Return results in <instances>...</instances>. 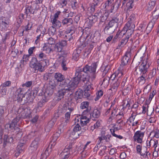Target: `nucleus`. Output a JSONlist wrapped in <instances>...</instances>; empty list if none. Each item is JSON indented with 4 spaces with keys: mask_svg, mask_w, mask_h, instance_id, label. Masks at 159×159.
Here are the masks:
<instances>
[{
    "mask_svg": "<svg viewBox=\"0 0 159 159\" xmlns=\"http://www.w3.org/2000/svg\"><path fill=\"white\" fill-rule=\"evenodd\" d=\"M80 69H76L75 73L76 77L74 78L73 80H70L69 79H65L64 76L60 73H56L54 74V78L57 82V86H59V88L64 87L68 85H72L75 84L76 82L79 83L78 80V78L81 79L83 81L88 79V76H84L82 77L81 75H83Z\"/></svg>",
    "mask_w": 159,
    "mask_h": 159,
    "instance_id": "obj_1",
    "label": "nucleus"
},
{
    "mask_svg": "<svg viewBox=\"0 0 159 159\" xmlns=\"http://www.w3.org/2000/svg\"><path fill=\"white\" fill-rule=\"evenodd\" d=\"M96 63H93L90 66H89L88 65H86L82 69L80 68H78L77 69L80 70L81 72H82L81 73L83 74L81 75V76H82V77H83V75L88 76V79H86L84 81H83L82 79H81L78 78V81L79 82L80 80H81L84 83H85V82H86V84L87 82L89 81L90 77L89 75H86V73L89 74L90 73L94 74L96 72Z\"/></svg>",
    "mask_w": 159,
    "mask_h": 159,
    "instance_id": "obj_2",
    "label": "nucleus"
},
{
    "mask_svg": "<svg viewBox=\"0 0 159 159\" xmlns=\"http://www.w3.org/2000/svg\"><path fill=\"white\" fill-rule=\"evenodd\" d=\"M78 84V82H76L75 84L72 85L69 84L68 85H66L65 86L63 87H62L61 88H59V86H57V88L59 89L57 94V96L58 97V99L61 100L62 98H63L66 92L69 91L72 92L77 87Z\"/></svg>",
    "mask_w": 159,
    "mask_h": 159,
    "instance_id": "obj_3",
    "label": "nucleus"
},
{
    "mask_svg": "<svg viewBox=\"0 0 159 159\" xmlns=\"http://www.w3.org/2000/svg\"><path fill=\"white\" fill-rule=\"evenodd\" d=\"M71 112H70V111H67L65 114V119L64 120L66 124H61L59 126L58 128V132L55 134L53 136V142L57 139V138L59 136L60 134L64 131V126H66V123H68L69 121V119L70 118Z\"/></svg>",
    "mask_w": 159,
    "mask_h": 159,
    "instance_id": "obj_4",
    "label": "nucleus"
},
{
    "mask_svg": "<svg viewBox=\"0 0 159 159\" xmlns=\"http://www.w3.org/2000/svg\"><path fill=\"white\" fill-rule=\"evenodd\" d=\"M48 63L49 61L48 60H41L33 66H31V67L34 70L35 72L36 71L38 72V71L42 72L44 70V67L47 66L48 64Z\"/></svg>",
    "mask_w": 159,
    "mask_h": 159,
    "instance_id": "obj_5",
    "label": "nucleus"
},
{
    "mask_svg": "<svg viewBox=\"0 0 159 159\" xmlns=\"http://www.w3.org/2000/svg\"><path fill=\"white\" fill-rule=\"evenodd\" d=\"M72 147V143H70L66 146L65 148L63 150L60 155V156L62 157V159H67L69 157V151Z\"/></svg>",
    "mask_w": 159,
    "mask_h": 159,
    "instance_id": "obj_6",
    "label": "nucleus"
},
{
    "mask_svg": "<svg viewBox=\"0 0 159 159\" xmlns=\"http://www.w3.org/2000/svg\"><path fill=\"white\" fill-rule=\"evenodd\" d=\"M18 112L21 114L22 117H30L31 111L29 107L25 108L20 107L18 109Z\"/></svg>",
    "mask_w": 159,
    "mask_h": 159,
    "instance_id": "obj_7",
    "label": "nucleus"
},
{
    "mask_svg": "<svg viewBox=\"0 0 159 159\" xmlns=\"http://www.w3.org/2000/svg\"><path fill=\"white\" fill-rule=\"evenodd\" d=\"M144 135V132H142L141 131H137L135 133L133 137L134 141L139 143H142Z\"/></svg>",
    "mask_w": 159,
    "mask_h": 159,
    "instance_id": "obj_8",
    "label": "nucleus"
},
{
    "mask_svg": "<svg viewBox=\"0 0 159 159\" xmlns=\"http://www.w3.org/2000/svg\"><path fill=\"white\" fill-rule=\"evenodd\" d=\"M150 65L149 62L147 61H143L139 66L140 72L143 74H144L147 72L148 69Z\"/></svg>",
    "mask_w": 159,
    "mask_h": 159,
    "instance_id": "obj_9",
    "label": "nucleus"
},
{
    "mask_svg": "<svg viewBox=\"0 0 159 159\" xmlns=\"http://www.w3.org/2000/svg\"><path fill=\"white\" fill-rule=\"evenodd\" d=\"M131 53L129 51H127L121 59V63L120 67L122 68L123 66L126 65L128 63L131 56Z\"/></svg>",
    "mask_w": 159,
    "mask_h": 159,
    "instance_id": "obj_10",
    "label": "nucleus"
},
{
    "mask_svg": "<svg viewBox=\"0 0 159 159\" xmlns=\"http://www.w3.org/2000/svg\"><path fill=\"white\" fill-rule=\"evenodd\" d=\"M135 25L131 21H128L124 27V30H126V34L129 33L130 35H131L133 31V29L134 28Z\"/></svg>",
    "mask_w": 159,
    "mask_h": 159,
    "instance_id": "obj_11",
    "label": "nucleus"
},
{
    "mask_svg": "<svg viewBox=\"0 0 159 159\" xmlns=\"http://www.w3.org/2000/svg\"><path fill=\"white\" fill-rule=\"evenodd\" d=\"M75 120L78 122L80 121V123L82 127H83L84 126H86L87 124L88 123L89 121V119L87 118L86 116L82 115L79 118L76 119H75Z\"/></svg>",
    "mask_w": 159,
    "mask_h": 159,
    "instance_id": "obj_12",
    "label": "nucleus"
},
{
    "mask_svg": "<svg viewBox=\"0 0 159 159\" xmlns=\"http://www.w3.org/2000/svg\"><path fill=\"white\" fill-rule=\"evenodd\" d=\"M119 20L118 16H114L112 20L108 23L109 25L116 29L118 26V23Z\"/></svg>",
    "mask_w": 159,
    "mask_h": 159,
    "instance_id": "obj_13",
    "label": "nucleus"
},
{
    "mask_svg": "<svg viewBox=\"0 0 159 159\" xmlns=\"http://www.w3.org/2000/svg\"><path fill=\"white\" fill-rule=\"evenodd\" d=\"M106 132L105 131H102L101 132V136L100 137H98L99 143L101 142V141L102 140H105L107 142H109L112 138L110 134H105Z\"/></svg>",
    "mask_w": 159,
    "mask_h": 159,
    "instance_id": "obj_14",
    "label": "nucleus"
},
{
    "mask_svg": "<svg viewBox=\"0 0 159 159\" xmlns=\"http://www.w3.org/2000/svg\"><path fill=\"white\" fill-rule=\"evenodd\" d=\"M89 102H82L81 104L80 108L82 109H86L83 112V115H85L88 113L89 114V112L91 110V108L89 107Z\"/></svg>",
    "mask_w": 159,
    "mask_h": 159,
    "instance_id": "obj_15",
    "label": "nucleus"
},
{
    "mask_svg": "<svg viewBox=\"0 0 159 159\" xmlns=\"http://www.w3.org/2000/svg\"><path fill=\"white\" fill-rule=\"evenodd\" d=\"M25 94L23 92V89L19 88L17 89L15 93V97L18 101H22Z\"/></svg>",
    "mask_w": 159,
    "mask_h": 159,
    "instance_id": "obj_16",
    "label": "nucleus"
},
{
    "mask_svg": "<svg viewBox=\"0 0 159 159\" xmlns=\"http://www.w3.org/2000/svg\"><path fill=\"white\" fill-rule=\"evenodd\" d=\"M40 143V139L39 138H35L31 144V149L33 151L36 150Z\"/></svg>",
    "mask_w": 159,
    "mask_h": 159,
    "instance_id": "obj_17",
    "label": "nucleus"
},
{
    "mask_svg": "<svg viewBox=\"0 0 159 159\" xmlns=\"http://www.w3.org/2000/svg\"><path fill=\"white\" fill-rule=\"evenodd\" d=\"M123 70V68L120 67V69H119L118 70L116 71L114 74H113L111 75V78H112V77H113V80H114L115 78H116L117 79H119V80H120V78L123 75V74L122 71ZM112 80H113V79H112Z\"/></svg>",
    "mask_w": 159,
    "mask_h": 159,
    "instance_id": "obj_18",
    "label": "nucleus"
},
{
    "mask_svg": "<svg viewBox=\"0 0 159 159\" xmlns=\"http://www.w3.org/2000/svg\"><path fill=\"white\" fill-rule=\"evenodd\" d=\"M13 140V137L12 135L8 136L7 135H5L3 138V148L5 147L7 143L12 142Z\"/></svg>",
    "mask_w": 159,
    "mask_h": 159,
    "instance_id": "obj_19",
    "label": "nucleus"
},
{
    "mask_svg": "<svg viewBox=\"0 0 159 159\" xmlns=\"http://www.w3.org/2000/svg\"><path fill=\"white\" fill-rule=\"evenodd\" d=\"M19 120V117H16L12 120L11 123L6 125L5 127H9V128L11 129H15V128L17 125V122Z\"/></svg>",
    "mask_w": 159,
    "mask_h": 159,
    "instance_id": "obj_20",
    "label": "nucleus"
},
{
    "mask_svg": "<svg viewBox=\"0 0 159 159\" xmlns=\"http://www.w3.org/2000/svg\"><path fill=\"white\" fill-rule=\"evenodd\" d=\"M48 100V98L47 97L45 99L42 97V100L39 102L37 104L36 110L37 111H39L41 110V108L44 105L46 102H47Z\"/></svg>",
    "mask_w": 159,
    "mask_h": 159,
    "instance_id": "obj_21",
    "label": "nucleus"
},
{
    "mask_svg": "<svg viewBox=\"0 0 159 159\" xmlns=\"http://www.w3.org/2000/svg\"><path fill=\"white\" fill-rule=\"evenodd\" d=\"M88 129L87 126H85L84 128L80 126L79 123H77L74 127L73 130L77 132L81 131V132H84Z\"/></svg>",
    "mask_w": 159,
    "mask_h": 159,
    "instance_id": "obj_22",
    "label": "nucleus"
},
{
    "mask_svg": "<svg viewBox=\"0 0 159 159\" xmlns=\"http://www.w3.org/2000/svg\"><path fill=\"white\" fill-rule=\"evenodd\" d=\"M115 29L112 27L107 24L105 28L104 29V31L105 34H108L113 33L115 31Z\"/></svg>",
    "mask_w": 159,
    "mask_h": 159,
    "instance_id": "obj_23",
    "label": "nucleus"
},
{
    "mask_svg": "<svg viewBox=\"0 0 159 159\" xmlns=\"http://www.w3.org/2000/svg\"><path fill=\"white\" fill-rule=\"evenodd\" d=\"M53 89L52 88H47L44 93V95L43 96V98L45 99L47 97H48V100L49 97L51 96L53 93Z\"/></svg>",
    "mask_w": 159,
    "mask_h": 159,
    "instance_id": "obj_24",
    "label": "nucleus"
},
{
    "mask_svg": "<svg viewBox=\"0 0 159 159\" xmlns=\"http://www.w3.org/2000/svg\"><path fill=\"white\" fill-rule=\"evenodd\" d=\"M100 115V112L97 109H94L93 113L90 114V116L92 120H94L95 118H98Z\"/></svg>",
    "mask_w": 159,
    "mask_h": 159,
    "instance_id": "obj_25",
    "label": "nucleus"
},
{
    "mask_svg": "<svg viewBox=\"0 0 159 159\" xmlns=\"http://www.w3.org/2000/svg\"><path fill=\"white\" fill-rule=\"evenodd\" d=\"M81 50L78 48L75 50L73 54L72 59L75 61H77L79 59V54L80 53Z\"/></svg>",
    "mask_w": 159,
    "mask_h": 159,
    "instance_id": "obj_26",
    "label": "nucleus"
},
{
    "mask_svg": "<svg viewBox=\"0 0 159 159\" xmlns=\"http://www.w3.org/2000/svg\"><path fill=\"white\" fill-rule=\"evenodd\" d=\"M61 109V112L65 113L68 110L70 112H72L74 110V108L73 107H70L68 103H66L63 105Z\"/></svg>",
    "mask_w": 159,
    "mask_h": 159,
    "instance_id": "obj_27",
    "label": "nucleus"
},
{
    "mask_svg": "<svg viewBox=\"0 0 159 159\" xmlns=\"http://www.w3.org/2000/svg\"><path fill=\"white\" fill-rule=\"evenodd\" d=\"M51 22L52 25V26L57 29L59 28L61 26V22L55 19H51Z\"/></svg>",
    "mask_w": 159,
    "mask_h": 159,
    "instance_id": "obj_28",
    "label": "nucleus"
},
{
    "mask_svg": "<svg viewBox=\"0 0 159 159\" xmlns=\"http://www.w3.org/2000/svg\"><path fill=\"white\" fill-rule=\"evenodd\" d=\"M73 22V20L71 18H66L62 20L61 23L63 25L68 26L72 25Z\"/></svg>",
    "mask_w": 159,
    "mask_h": 159,
    "instance_id": "obj_29",
    "label": "nucleus"
},
{
    "mask_svg": "<svg viewBox=\"0 0 159 159\" xmlns=\"http://www.w3.org/2000/svg\"><path fill=\"white\" fill-rule=\"evenodd\" d=\"M33 100L31 95L28 94H25V96H24L22 100V101H23L24 103H30L32 102Z\"/></svg>",
    "mask_w": 159,
    "mask_h": 159,
    "instance_id": "obj_30",
    "label": "nucleus"
},
{
    "mask_svg": "<svg viewBox=\"0 0 159 159\" xmlns=\"http://www.w3.org/2000/svg\"><path fill=\"white\" fill-rule=\"evenodd\" d=\"M80 135V134L73 130L70 134L69 139L70 140L75 139L78 138Z\"/></svg>",
    "mask_w": 159,
    "mask_h": 159,
    "instance_id": "obj_31",
    "label": "nucleus"
},
{
    "mask_svg": "<svg viewBox=\"0 0 159 159\" xmlns=\"http://www.w3.org/2000/svg\"><path fill=\"white\" fill-rule=\"evenodd\" d=\"M8 22L1 20H0V30L2 31L6 29L8 26Z\"/></svg>",
    "mask_w": 159,
    "mask_h": 159,
    "instance_id": "obj_32",
    "label": "nucleus"
},
{
    "mask_svg": "<svg viewBox=\"0 0 159 159\" xmlns=\"http://www.w3.org/2000/svg\"><path fill=\"white\" fill-rule=\"evenodd\" d=\"M149 146L150 147L151 143H152L153 144V148H154V149L155 151H157L158 149V141L157 140H153L152 139H151V140L149 142Z\"/></svg>",
    "mask_w": 159,
    "mask_h": 159,
    "instance_id": "obj_33",
    "label": "nucleus"
},
{
    "mask_svg": "<svg viewBox=\"0 0 159 159\" xmlns=\"http://www.w3.org/2000/svg\"><path fill=\"white\" fill-rule=\"evenodd\" d=\"M159 16V7H157L152 14V19L157 20Z\"/></svg>",
    "mask_w": 159,
    "mask_h": 159,
    "instance_id": "obj_34",
    "label": "nucleus"
},
{
    "mask_svg": "<svg viewBox=\"0 0 159 159\" xmlns=\"http://www.w3.org/2000/svg\"><path fill=\"white\" fill-rule=\"evenodd\" d=\"M83 96V93L82 90H79L75 92V99H81Z\"/></svg>",
    "mask_w": 159,
    "mask_h": 159,
    "instance_id": "obj_35",
    "label": "nucleus"
},
{
    "mask_svg": "<svg viewBox=\"0 0 159 159\" xmlns=\"http://www.w3.org/2000/svg\"><path fill=\"white\" fill-rule=\"evenodd\" d=\"M125 43L122 41H121L120 43H119L116 48L115 50V54H116V52H117L116 54V56H118L120 55V48H121L123 47L124 44Z\"/></svg>",
    "mask_w": 159,
    "mask_h": 159,
    "instance_id": "obj_36",
    "label": "nucleus"
},
{
    "mask_svg": "<svg viewBox=\"0 0 159 159\" xmlns=\"http://www.w3.org/2000/svg\"><path fill=\"white\" fill-rule=\"evenodd\" d=\"M68 61L67 59L66 58H63L61 62V64L63 70H66L67 69V68L66 67V65L68 63Z\"/></svg>",
    "mask_w": 159,
    "mask_h": 159,
    "instance_id": "obj_37",
    "label": "nucleus"
},
{
    "mask_svg": "<svg viewBox=\"0 0 159 159\" xmlns=\"http://www.w3.org/2000/svg\"><path fill=\"white\" fill-rule=\"evenodd\" d=\"M43 48V51H46V53L48 54H50L52 52H53V49L49 46H48L46 44H44Z\"/></svg>",
    "mask_w": 159,
    "mask_h": 159,
    "instance_id": "obj_38",
    "label": "nucleus"
},
{
    "mask_svg": "<svg viewBox=\"0 0 159 159\" xmlns=\"http://www.w3.org/2000/svg\"><path fill=\"white\" fill-rule=\"evenodd\" d=\"M137 1L134 0H129L128 2L126 3V6L129 9H131L133 8L134 6V3Z\"/></svg>",
    "mask_w": 159,
    "mask_h": 159,
    "instance_id": "obj_39",
    "label": "nucleus"
},
{
    "mask_svg": "<svg viewBox=\"0 0 159 159\" xmlns=\"http://www.w3.org/2000/svg\"><path fill=\"white\" fill-rule=\"evenodd\" d=\"M156 72V68H153L152 70H151L150 72L148 75V78L149 79H152L155 75Z\"/></svg>",
    "mask_w": 159,
    "mask_h": 159,
    "instance_id": "obj_40",
    "label": "nucleus"
},
{
    "mask_svg": "<svg viewBox=\"0 0 159 159\" xmlns=\"http://www.w3.org/2000/svg\"><path fill=\"white\" fill-rule=\"evenodd\" d=\"M62 48L61 46H60L58 43H57L55 45L53 50V52H61L62 50Z\"/></svg>",
    "mask_w": 159,
    "mask_h": 159,
    "instance_id": "obj_41",
    "label": "nucleus"
},
{
    "mask_svg": "<svg viewBox=\"0 0 159 159\" xmlns=\"http://www.w3.org/2000/svg\"><path fill=\"white\" fill-rule=\"evenodd\" d=\"M56 33V28L51 26L49 29L48 33L50 36H53Z\"/></svg>",
    "mask_w": 159,
    "mask_h": 159,
    "instance_id": "obj_42",
    "label": "nucleus"
},
{
    "mask_svg": "<svg viewBox=\"0 0 159 159\" xmlns=\"http://www.w3.org/2000/svg\"><path fill=\"white\" fill-rule=\"evenodd\" d=\"M103 92L101 90L98 91L96 93L97 96L95 98L94 100L95 101L98 100L103 95Z\"/></svg>",
    "mask_w": 159,
    "mask_h": 159,
    "instance_id": "obj_43",
    "label": "nucleus"
},
{
    "mask_svg": "<svg viewBox=\"0 0 159 159\" xmlns=\"http://www.w3.org/2000/svg\"><path fill=\"white\" fill-rule=\"evenodd\" d=\"M25 13L27 16L28 14L30 13V14H34V11L32 9L31 6H28L26 7L25 9Z\"/></svg>",
    "mask_w": 159,
    "mask_h": 159,
    "instance_id": "obj_44",
    "label": "nucleus"
},
{
    "mask_svg": "<svg viewBox=\"0 0 159 159\" xmlns=\"http://www.w3.org/2000/svg\"><path fill=\"white\" fill-rule=\"evenodd\" d=\"M155 5V4L154 2H149L147 5V10L149 11L151 10L153 8Z\"/></svg>",
    "mask_w": 159,
    "mask_h": 159,
    "instance_id": "obj_45",
    "label": "nucleus"
},
{
    "mask_svg": "<svg viewBox=\"0 0 159 159\" xmlns=\"http://www.w3.org/2000/svg\"><path fill=\"white\" fill-rule=\"evenodd\" d=\"M100 14H98V16L100 17V21L102 22H104L107 18L106 13H104L102 14H101V15Z\"/></svg>",
    "mask_w": 159,
    "mask_h": 159,
    "instance_id": "obj_46",
    "label": "nucleus"
},
{
    "mask_svg": "<svg viewBox=\"0 0 159 159\" xmlns=\"http://www.w3.org/2000/svg\"><path fill=\"white\" fill-rule=\"evenodd\" d=\"M23 145V143H20L18 145L17 147V151L19 153H21L23 151L24 148Z\"/></svg>",
    "mask_w": 159,
    "mask_h": 159,
    "instance_id": "obj_47",
    "label": "nucleus"
},
{
    "mask_svg": "<svg viewBox=\"0 0 159 159\" xmlns=\"http://www.w3.org/2000/svg\"><path fill=\"white\" fill-rule=\"evenodd\" d=\"M40 31L41 33L40 35L42 36V37H43L46 31L45 28L41 27H39V29L38 28L36 30V32H39Z\"/></svg>",
    "mask_w": 159,
    "mask_h": 159,
    "instance_id": "obj_48",
    "label": "nucleus"
},
{
    "mask_svg": "<svg viewBox=\"0 0 159 159\" xmlns=\"http://www.w3.org/2000/svg\"><path fill=\"white\" fill-rule=\"evenodd\" d=\"M156 20H155L154 19H152L151 21L149 22L148 24V25L147 29L150 28L151 29L153 27L154 25Z\"/></svg>",
    "mask_w": 159,
    "mask_h": 159,
    "instance_id": "obj_49",
    "label": "nucleus"
},
{
    "mask_svg": "<svg viewBox=\"0 0 159 159\" xmlns=\"http://www.w3.org/2000/svg\"><path fill=\"white\" fill-rule=\"evenodd\" d=\"M55 80H51L49 82V84L51 87V88L53 89L56 86L57 87V84Z\"/></svg>",
    "mask_w": 159,
    "mask_h": 159,
    "instance_id": "obj_50",
    "label": "nucleus"
},
{
    "mask_svg": "<svg viewBox=\"0 0 159 159\" xmlns=\"http://www.w3.org/2000/svg\"><path fill=\"white\" fill-rule=\"evenodd\" d=\"M117 110L118 109H114L112 111L111 113V115L108 119V121H111L113 119V117L115 115Z\"/></svg>",
    "mask_w": 159,
    "mask_h": 159,
    "instance_id": "obj_51",
    "label": "nucleus"
},
{
    "mask_svg": "<svg viewBox=\"0 0 159 159\" xmlns=\"http://www.w3.org/2000/svg\"><path fill=\"white\" fill-rule=\"evenodd\" d=\"M112 4L106 1L103 5V7L105 9V10H109L110 9V6Z\"/></svg>",
    "mask_w": 159,
    "mask_h": 159,
    "instance_id": "obj_52",
    "label": "nucleus"
},
{
    "mask_svg": "<svg viewBox=\"0 0 159 159\" xmlns=\"http://www.w3.org/2000/svg\"><path fill=\"white\" fill-rule=\"evenodd\" d=\"M47 41L48 43L50 45L54 44L56 42L55 39L52 37H50L48 38Z\"/></svg>",
    "mask_w": 159,
    "mask_h": 159,
    "instance_id": "obj_53",
    "label": "nucleus"
},
{
    "mask_svg": "<svg viewBox=\"0 0 159 159\" xmlns=\"http://www.w3.org/2000/svg\"><path fill=\"white\" fill-rule=\"evenodd\" d=\"M91 92L89 90L85 89L83 93V96L84 98H88L90 96Z\"/></svg>",
    "mask_w": 159,
    "mask_h": 159,
    "instance_id": "obj_54",
    "label": "nucleus"
},
{
    "mask_svg": "<svg viewBox=\"0 0 159 159\" xmlns=\"http://www.w3.org/2000/svg\"><path fill=\"white\" fill-rule=\"evenodd\" d=\"M65 37L66 38V39H68V41H71L73 40V38L72 36V33H71L70 34H67V35H65Z\"/></svg>",
    "mask_w": 159,
    "mask_h": 159,
    "instance_id": "obj_55",
    "label": "nucleus"
},
{
    "mask_svg": "<svg viewBox=\"0 0 159 159\" xmlns=\"http://www.w3.org/2000/svg\"><path fill=\"white\" fill-rule=\"evenodd\" d=\"M38 61L37 59L35 57H32L31 59V61L30 62V66H33L34 65L37 63Z\"/></svg>",
    "mask_w": 159,
    "mask_h": 159,
    "instance_id": "obj_56",
    "label": "nucleus"
},
{
    "mask_svg": "<svg viewBox=\"0 0 159 159\" xmlns=\"http://www.w3.org/2000/svg\"><path fill=\"white\" fill-rule=\"evenodd\" d=\"M141 146L139 145H138L136 146V150L138 153H140L142 156H144L145 155V153L141 154Z\"/></svg>",
    "mask_w": 159,
    "mask_h": 159,
    "instance_id": "obj_57",
    "label": "nucleus"
},
{
    "mask_svg": "<svg viewBox=\"0 0 159 159\" xmlns=\"http://www.w3.org/2000/svg\"><path fill=\"white\" fill-rule=\"evenodd\" d=\"M0 88L1 89H0V91L1 94L3 95H6L7 93V88L5 87H2Z\"/></svg>",
    "mask_w": 159,
    "mask_h": 159,
    "instance_id": "obj_58",
    "label": "nucleus"
},
{
    "mask_svg": "<svg viewBox=\"0 0 159 159\" xmlns=\"http://www.w3.org/2000/svg\"><path fill=\"white\" fill-rule=\"evenodd\" d=\"M70 0H60L59 2L60 4L63 7L66 6L68 2H69Z\"/></svg>",
    "mask_w": 159,
    "mask_h": 159,
    "instance_id": "obj_59",
    "label": "nucleus"
},
{
    "mask_svg": "<svg viewBox=\"0 0 159 159\" xmlns=\"http://www.w3.org/2000/svg\"><path fill=\"white\" fill-rule=\"evenodd\" d=\"M11 82L10 81H7L2 84L0 86V88L3 87H9L11 85Z\"/></svg>",
    "mask_w": 159,
    "mask_h": 159,
    "instance_id": "obj_60",
    "label": "nucleus"
},
{
    "mask_svg": "<svg viewBox=\"0 0 159 159\" xmlns=\"http://www.w3.org/2000/svg\"><path fill=\"white\" fill-rule=\"evenodd\" d=\"M54 125V122L52 121H49L47 126L46 127V129H50L51 128H52Z\"/></svg>",
    "mask_w": 159,
    "mask_h": 159,
    "instance_id": "obj_61",
    "label": "nucleus"
},
{
    "mask_svg": "<svg viewBox=\"0 0 159 159\" xmlns=\"http://www.w3.org/2000/svg\"><path fill=\"white\" fill-rule=\"evenodd\" d=\"M38 57L39 59H43V60L46 59V55L42 52H41L38 55Z\"/></svg>",
    "mask_w": 159,
    "mask_h": 159,
    "instance_id": "obj_62",
    "label": "nucleus"
},
{
    "mask_svg": "<svg viewBox=\"0 0 159 159\" xmlns=\"http://www.w3.org/2000/svg\"><path fill=\"white\" fill-rule=\"evenodd\" d=\"M32 84V81H28L26 82L25 84H24L22 85V86L24 87L26 86L27 87H30Z\"/></svg>",
    "mask_w": 159,
    "mask_h": 159,
    "instance_id": "obj_63",
    "label": "nucleus"
},
{
    "mask_svg": "<svg viewBox=\"0 0 159 159\" xmlns=\"http://www.w3.org/2000/svg\"><path fill=\"white\" fill-rule=\"evenodd\" d=\"M114 5L116 6L117 9H118L121 6V0H116Z\"/></svg>",
    "mask_w": 159,
    "mask_h": 159,
    "instance_id": "obj_64",
    "label": "nucleus"
}]
</instances>
